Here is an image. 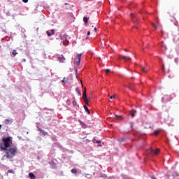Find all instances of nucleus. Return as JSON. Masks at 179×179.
I'll use <instances>...</instances> for the list:
<instances>
[{
	"label": "nucleus",
	"instance_id": "18",
	"mask_svg": "<svg viewBox=\"0 0 179 179\" xmlns=\"http://www.w3.org/2000/svg\"><path fill=\"white\" fill-rule=\"evenodd\" d=\"M71 172L72 174H77L78 173V169H71Z\"/></svg>",
	"mask_w": 179,
	"mask_h": 179
},
{
	"label": "nucleus",
	"instance_id": "2",
	"mask_svg": "<svg viewBox=\"0 0 179 179\" xmlns=\"http://www.w3.org/2000/svg\"><path fill=\"white\" fill-rule=\"evenodd\" d=\"M11 143H12V139H10V137L3 138L0 141L1 150H5L8 149V148L10 146Z\"/></svg>",
	"mask_w": 179,
	"mask_h": 179
},
{
	"label": "nucleus",
	"instance_id": "22",
	"mask_svg": "<svg viewBox=\"0 0 179 179\" xmlns=\"http://www.w3.org/2000/svg\"><path fill=\"white\" fill-rule=\"evenodd\" d=\"M159 134H160V131L159 130H155L154 131V135H155L157 136V135H159Z\"/></svg>",
	"mask_w": 179,
	"mask_h": 179
},
{
	"label": "nucleus",
	"instance_id": "20",
	"mask_svg": "<svg viewBox=\"0 0 179 179\" xmlns=\"http://www.w3.org/2000/svg\"><path fill=\"white\" fill-rule=\"evenodd\" d=\"M63 44L64 45H68V44H69V41L66 40V41H63Z\"/></svg>",
	"mask_w": 179,
	"mask_h": 179
},
{
	"label": "nucleus",
	"instance_id": "7",
	"mask_svg": "<svg viewBox=\"0 0 179 179\" xmlns=\"http://www.w3.org/2000/svg\"><path fill=\"white\" fill-rule=\"evenodd\" d=\"M120 58L124 59L125 62L131 61V57H129V56H120Z\"/></svg>",
	"mask_w": 179,
	"mask_h": 179
},
{
	"label": "nucleus",
	"instance_id": "15",
	"mask_svg": "<svg viewBox=\"0 0 179 179\" xmlns=\"http://www.w3.org/2000/svg\"><path fill=\"white\" fill-rule=\"evenodd\" d=\"M29 178H30L31 179H36V176L34 175V173H29Z\"/></svg>",
	"mask_w": 179,
	"mask_h": 179
},
{
	"label": "nucleus",
	"instance_id": "9",
	"mask_svg": "<svg viewBox=\"0 0 179 179\" xmlns=\"http://www.w3.org/2000/svg\"><path fill=\"white\" fill-rule=\"evenodd\" d=\"M86 99H87V96L86 95V87H85L84 92L83 94V99L86 100Z\"/></svg>",
	"mask_w": 179,
	"mask_h": 179
},
{
	"label": "nucleus",
	"instance_id": "45",
	"mask_svg": "<svg viewBox=\"0 0 179 179\" xmlns=\"http://www.w3.org/2000/svg\"><path fill=\"white\" fill-rule=\"evenodd\" d=\"M163 69V71H164V66H163V69Z\"/></svg>",
	"mask_w": 179,
	"mask_h": 179
},
{
	"label": "nucleus",
	"instance_id": "3",
	"mask_svg": "<svg viewBox=\"0 0 179 179\" xmlns=\"http://www.w3.org/2000/svg\"><path fill=\"white\" fill-rule=\"evenodd\" d=\"M81 58H82V55L78 54L74 59V64H76V65H79L80 64Z\"/></svg>",
	"mask_w": 179,
	"mask_h": 179
},
{
	"label": "nucleus",
	"instance_id": "31",
	"mask_svg": "<svg viewBox=\"0 0 179 179\" xmlns=\"http://www.w3.org/2000/svg\"><path fill=\"white\" fill-rule=\"evenodd\" d=\"M106 75H108V73H110V69H106Z\"/></svg>",
	"mask_w": 179,
	"mask_h": 179
},
{
	"label": "nucleus",
	"instance_id": "14",
	"mask_svg": "<svg viewBox=\"0 0 179 179\" xmlns=\"http://www.w3.org/2000/svg\"><path fill=\"white\" fill-rule=\"evenodd\" d=\"M131 20L134 23H135V22L138 20V18H136L135 15H134V14H131Z\"/></svg>",
	"mask_w": 179,
	"mask_h": 179
},
{
	"label": "nucleus",
	"instance_id": "32",
	"mask_svg": "<svg viewBox=\"0 0 179 179\" xmlns=\"http://www.w3.org/2000/svg\"><path fill=\"white\" fill-rule=\"evenodd\" d=\"M115 97H117V96L116 95H113V96H110V99H115Z\"/></svg>",
	"mask_w": 179,
	"mask_h": 179
},
{
	"label": "nucleus",
	"instance_id": "39",
	"mask_svg": "<svg viewBox=\"0 0 179 179\" xmlns=\"http://www.w3.org/2000/svg\"><path fill=\"white\" fill-rule=\"evenodd\" d=\"M96 143H99L100 145V143H101V141H97Z\"/></svg>",
	"mask_w": 179,
	"mask_h": 179
},
{
	"label": "nucleus",
	"instance_id": "29",
	"mask_svg": "<svg viewBox=\"0 0 179 179\" xmlns=\"http://www.w3.org/2000/svg\"><path fill=\"white\" fill-rule=\"evenodd\" d=\"M17 54V52L16 50H14L13 51V55H14V57H15V56H16Z\"/></svg>",
	"mask_w": 179,
	"mask_h": 179
},
{
	"label": "nucleus",
	"instance_id": "16",
	"mask_svg": "<svg viewBox=\"0 0 179 179\" xmlns=\"http://www.w3.org/2000/svg\"><path fill=\"white\" fill-rule=\"evenodd\" d=\"M80 125L83 127V128H85V129L87 128V124H85V122H83L82 121H80Z\"/></svg>",
	"mask_w": 179,
	"mask_h": 179
},
{
	"label": "nucleus",
	"instance_id": "33",
	"mask_svg": "<svg viewBox=\"0 0 179 179\" xmlns=\"http://www.w3.org/2000/svg\"><path fill=\"white\" fill-rule=\"evenodd\" d=\"M22 2H24V3H27V2H29V0H22Z\"/></svg>",
	"mask_w": 179,
	"mask_h": 179
},
{
	"label": "nucleus",
	"instance_id": "1",
	"mask_svg": "<svg viewBox=\"0 0 179 179\" xmlns=\"http://www.w3.org/2000/svg\"><path fill=\"white\" fill-rule=\"evenodd\" d=\"M6 155H4L1 160H6V159H13L17 155V147L16 145H10L9 148L4 150Z\"/></svg>",
	"mask_w": 179,
	"mask_h": 179
},
{
	"label": "nucleus",
	"instance_id": "6",
	"mask_svg": "<svg viewBox=\"0 0 179 179\" xmlns=\"http://www.w3.org/2000/svg\"><path fill=\"white\" fill-rule=\"evenodd\" d=\"M48 164L51 166L52 169H57V164L54 161L49 162Z\"/></svg>",
	"mask_w": 179,
	"mask_h": 179
},
{
	"label": "nucleus",
	"instance_id": "23",
	"mask_svg": "<svg viewBox=\"0 0 179 179\" xmlns=\"http://www.w3.org/2000/svg\"><path fill=\"white\" fill-rule=\"evenodd\" d=\"M78 96H82V93L80 92L79 89H76Z\"/></svg>",
	"mask_w": 179,
	"mask_h": 179
},
{
	"label": "nucleus",
	"instance_id": "44",
	"mask_svg": "<svg viewBox=\"0 0 179 179\" xmlns=\"http://www.w3.org/2000/svg\"><path fill=\"white\" fill-rule=\"evenodd\" d=\"M2 129V125L1 124H0V129Z\"/></svg>",
	"mask_w": 179,
	"mask_h": 179
},
{
	"label": "nucleus",
	"instance_id": "30",
	"mask_svg": "<svg viewBox=\"0 0 179 179\" xmlns=\"http://www.w3.org/2000/svg\"><path fill=\"white\" fill-rule=\"evenodd\" d=\"M152 26H153V27H155V29H157V27H158L157 25L155 23H152Z\"/></svg>",
	"mask_w": 179,
	"mask_h": 179
},
{
	"label": "nucleus",
	"instance_id": "35",
	"mask_svg": "<svg viewBox=\"0 0 179 179\" xmlns=\"http://www.w3.org/2000/svg\"><path fill=\"white\" fill-rule=\"evenodd\" d=\"M73 106H76V104H77L76 101H73Z\"/></svg>",
	"mask_w": 179,
	"mask_h": 179
},
{
	"label": "nucleus",
	"instance_id": "8",
	"mask_svg": "<svg viewBox=\"0 0 179 179\" xmlns=\"http://www.w3.org/2000/svg\"><path fill=\"white\" fill-rule=\"evenodd\" d=\"M67 37H68V35L63 34L60 36V39L62 40L63 41H66Z\"/></svg>",
	"mask_w": 179,
	"mask_h": 179
},
{
	"label": "nucleus",
	"instance_id": "10",
	"mask_svg": "<svg viewBox=\"0 0 179 179\" xmlns=\"http://www.w3.org/2000/svg\"><path fill=\"white\" fill-rule=\"evenodd\" d=\"M58 61H59V62H65V57H64V56L62 55V57H58Z\"/></svg>",
	"mask_w": 179,
	"mask_h": 179
},
{
	"label": "nucleus",
	"instance_id": "21",
	"mask_svg": "<svg viewBox=\"0 0 179 179\" xmlns=\"http://www.w3.org/2000/svg\"><path fill=\"white\" fill-rule=\"evenodd\" d=\"M69 79L64 78L62 82H63V83H67L69 82Z\"/></svg>",
	"mask_w": 179,
	"mask_h": 179
},
{
	"label": "nucleus",
	"instance_id": "19",
	"mask_svg": "<svg viewBox=\"0 0 179 179\" xmlns=\"http://www.w3.org/2000/svg\"><path fill=\"white\" fill-rule=\"evenodd\" d=\"M83 22L85 23V24L89 22V18L87 17H83Z\"/></svg>",
	"mask_w": 179,
	"mask_h": 179
},
{
	"label": "nucleus",
	"instance_id": "24",
	"mask_svg": "<svg viewBox=\"0 0 179 179\" xmlns=\"http://www.w3.org/2000/svg\"><path fill=\"white\" fill-rule=\"evenodd\" d=\"M8 173H11V174H15V171H13V169H9V170L8 171Z\"/></svg>",
	"mask_w": 179,
	"mask_h": 179
},
{
	"label": "nucleus",
	"instance_id": "12",
	"mask_svg": "<svg viewBox=\"0 0 179 179\" xmlns=\"http://www.w3.org/2000/svg\"><path fill=\"white\" fill-rule=\"evenodd\" d=\"M130 114H131L132 118H134V117H135V115H136V111L132 110L130 112Z\"/></svg>",
	"mask_w": 179,
	"mask_h": 179
},
{
	"label": "nucleus",
	"instance_id": "38",
	"mask_svg": "<svg viewBox=\"0 0 179 179\" xmlns=\"http://www.w3.org/2000/svg\"><path fill=\"white\" fill-rule=\"evenodd\" d=\"M67 103L71 104V100H67Z\"/></svg>",
	"mask_w": 179,
	"mask_h": 179
},
{
	"label": "nucleus",
	"instance_id": "34",
	"mask_svg": "<svg viewBox=\"0 0 179 179\" xmlns=\"http://www.w3.org/2000/svg\"><path fill=\"white\" fill-rule=\"evenodd\" d=\"M92 141L94 142V143H97V141L96 140V138H94V139L92 140Z\"/></svg>",
	"mask_w": 179,
	"mask_h": 179
},
{
	"label": "nucleus",
	"instance_id": "5",
	"mask_svg": "<svg viewBox=\"0 0 179 179\" xmlns=\"http://www.w3.org/2000/svg\"><path fill=\"white\" fill-rule=\"evenodd\" d=\"M46 34L48 36V37H51V36H54V34H55V30L52 29L51 32H50L49 31H47Z\"/></svg>",
	"mask_w": 179,
	"mask_h": 179
},
{
	"label": "nucleus",
	"instance_id": "11",
	"mask_svg": "<svg viewBox=\"0 0 179 179\" xmlns=\"http://www.w3.org/2000/svg\"><path fill=\"white\" fill-rule=\"evenodd\" d=\"M141 71L144 73L148 72V69L145 67V65H141Z\"/></svg>",
	"mask_w": 179,
	"mask_h": 179
},
{
	"label": "nucleus",
	"instance_id": "46",
	"mask_svg": "<svg viewBox=\"0 0 179 179\" xmlns=\"http://www.w3.org/2000/svg\"><path fill=\"white\" fill-rule=\"evenodd\" d=\"M67 4H68V3H65V5H67Z\"/></svg>",
	"mask_w": 179,
	"mask_h": 179
},
{
	"label": "nucleus",
	"instance_id": "36",
	"mask_svg": "<svg viewBox=\"0 0 179 179\" xmlns=\"http://www.w3.org/2000/svg\"><path fill=\"white\" fill-rule=\"evenodd\" d=\"M129 89H134V85L129 86Z\"/></svg>",
	"mask_w": 179,
	"mask_h": 179
},
{
	"label": "nucleus",
	"instance_id": "25",
	"mask_svg": "<svg viewBox=\"0 0 179 179\" xmlns=\"http://www.w3.org/2000/svg\"><path fill=\"white\" fill-rule=\"evenodd\" d=\"M83 101L85 103V104H87V106H89V101L87 100V98H86V100L83 99Z\"/></svg>",
	"mask_w": 179,
	"mask_h": 179
},
{
	"label": "nucleus",
	"instance_id": "42",
	"mask_svg": "<svg viewBox=\"0 0 179 179\" xmlns=\"http://www.w3.org/2000/svg\"><path fill=\"white\" fill-rule=\"evenodd\" d=\"M151 178H152V179H157V178H155V176H152Z\"/></svg>",
	"mask_w": 179,
	"mask_h": 179
},
{
	"label": "nucleus",
	"instance_id": "13",
	"mask_svg": "<svg viewBox=\"0 0 179 179\" xmlns=\"http://www.w3.org/2000/svg\"><path fill=\"white\" fill-rule=\"evenodd\" d=\"M12 120H9V119H6L5 120V124L6 125H9V124H10V122H12Z\"/></svg>",
	"mask_w": 179,
	"mask_h": 179
},
{
	"label": "nucleus",
	"instance_id": "26",
	"mask_svg": "<svg viewBox=\"0 0 179 179\" xmlns=\"http://www.w3.org/2000/svg\"><path fill=\"white\" fill-rule=\"evenodd\" d=\"M83 101L85 103V104H87V106H89V101L87 100V98H86V100L83 99Z\"/></svg>",
	"mask_w": 179,
	"mask_h": 179
},
{
	"label": "nucleus",
	"instance_id": "47",
	"mask_svg": "<svg viewBox=\"0 0 179 179\" xmlns=\"http://www.w3.org/2000/svg\"><path fill=\"white\" fill-rule=\"evenodd\" d=\"M99 146H101V144L99 145Z\"/></svg>",
	"mask_w": 179,
	"mask_h": 179
},
{
	"label": "nucleus",
	"instance_id": "17",
	"mask_svg": "<svg viewBox=\"0 0 179 179\" xmlns=\"http://www.w3.org/2000/svg\"><path fill=\"white\" fill-rule=\"evenodd\" d=\"M84 109L87 113V114L90 115V110H89V108L86 105L84 106Z\"/></svg>",
	"mask_w": 179,
	"mask_h": 179
},
{
	"label": "nucleus",
	"instance_id": "43",
	"mask_svg": "<svg viewBox=\"0 0 179 179\" xmlns=\"http://www.w3.org/2000/svg\"><path fill=\"white\" fill-rule=\"evenodd\" d=\"M135 29H138V27L137 26H134V27Z\"/></svg>",
	"mask_w": 179,
	"mask_h": 179
},
{
	"label": "nucleus",
	"instance_id": "27",
	"mask_svg": "<svg viewBox=\"0 0 179 179\" xmlns=\"http://www.w3.org/2000/svg\"><path fill=\"white\" fill-rule=\"evenodd\" d=\"M115 120H121V116L116 115H115Z\"/></svg>",
	"mask_w": 179,
	"mask_h": 179
},
{
	"label": "nucleus",
	"instance_id": "40",
	"mask_svg": "<svg viewBox=\"0 0 179 179\" xmlns=\"http://www.w3.org/2000/svg\"><path fill=\"white\" fill-rule=\"evenodd\" d=\"M87 36H90V31H88Z\"/></svg>",
	"mask_w": 179,
	"mask_h": 179
},
{
	"label": "nucleus",
	"instance_id": "4",
	"mask_svg": "<svg viewBox=\"0 0 179 179\" xmlns=\"http://www.w3.org/2000/svg\"><path fill=\"white\" fill-rule=\"evenodd\" d=\"M150 153L152 155H157L159 153H160V149L157 148L155 150H150Z\"/></svg>",
	"mask_w": 179,
	"mask_h": 179
},
{
	"label": "nucleus",
	"instance_id": "28",
	"mask_svg": "<svg viewBox=\"0 0 179 179\" xmlns=\"http://www.w3.org/2000/svg\"><path fill=\"white\" fill-rule=\"evenodd\" d=\"M41 132H42L43 134V135H48V133L45 132V131H43V129L41 130Z\"/></svg>",
	"mask_w": 179,
	"mask_h": 179
},
{
	"label": "nucleus",
	"instance_id": "37",
	"mask_svg": "<svg viewBox=\"0 0 179 179\" xmlns=\"http://www.w3.org/2000/svg\"><path fill=\"white\" fill-rule=\"evenodd\" d=\"M160 47H163V42L159 43Z\"/></svg>",
	"mask_w": 179,
	"mask_h": 179
},
{
	"label": "nucleus",
	"instance_id": "41",
	"mask_svg": "<svg viewBox=\"0 0 179 179\" xmlns=\"http://www.w3.org/2000/svg\"><path fill=\"white\" fill-rule=\"evenodd\" d=\"M94 30L95 31H97V28H96V27H94Z\"/></svg>",
	"mask_w": 179,
	"mask_h": 179
}]
</instances>
